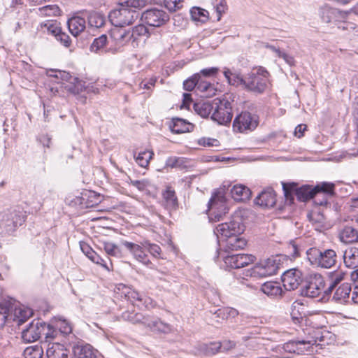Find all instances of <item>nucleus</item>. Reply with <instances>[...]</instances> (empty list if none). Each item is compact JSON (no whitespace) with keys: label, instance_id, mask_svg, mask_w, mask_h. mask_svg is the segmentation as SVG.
I'll use <instances>...</instances> for the list:
<instances>
[{"label":"nucleus","instance_id":"f3484780","mask_svg":"<svg viewBox=\"0 0 358 358\" xmlns=\"http://www.w3.org/2000/svg\"><path fill=\"white\" fill-rule=\"evenodd\" d=\"M143 326L153 332L169 334L173 331V328L169 324L151 315H146Z\"/></svg>","mask_w":358,"mask_h":358},{"label":"nucleus","instance_id":"052dcab7","mask_svg":"<svg viewBox=\"0 0 358 358\" xmlns=\"http://www.w3.org/2000/svg\"><path fill=\"white\" fill-rule=\"evenodd\" d=\"M56 39L66 48L71 45V38L69 36L64 32L61 31L60 34H59L58 36L56 37Z\"/></svg>","mask_w":358,"mask_h":358},{"label":"nucleus","instance_id":"603ef678","mask_svg":"<svg viewBox=\"0 0 358 358\" xmlns=\"http://www.w3.org/2000/svg\"><path fill=\"white\" fill-rule=\"evenodd\" d=\"M8 303H0V326H3L9 316Z\"/></svg>","mask_w":358,"mask_h":358},{"label":"nucleus","instance_id":"b1692460","mask_svg":"<svg viewBox=\"0 0 358 358\" xmlns=\"http://www.w3.org/2000/svg\"><path fill=\"white\" fill-rule=\"evenodd\" d=\"M169 127L173 133L182 134L192 131L194 129V125L183 119L173 118Z\"/></svg>","mask_w":358,"mask_h":358},{"label":"nucleus","instance_id":"412c9836","mask_svg":"<svg viewBox=\"0 0 358 358\" xmlns=\"http://www.w3.org/2000/svg\"><path fill=\"white\" fill-rule=\"evenodd\" d=\"M46 355L48 358H70L69 350L59 343L49 344Z\"/></svg>","mask_w":358,"mask_h":358},{"label":"nucleus","instance_id":"ea45409f","mask_svg":"<svg viewBox=\"0 0 358 358\" xmlns=\"http://www.w3.org/2000/svg\"><path fill=\"white\" fill-rule=\"evenodd\" d=\"M107 45V36L105 34H102L99 37L95 38L90 45V51L99 53L105 50Z\"/></svg>","mask_w":358,"mask_h":358},{"label":"nucleus","instance_id":"bb28decb","mask_svg":"<svg viewBox=\"0 0 358 358\" xmlns=\"http://www.w3.org/2000/svg\"><path fill=\"white\" fill-rule=\"evenodd\" d=\"M250 189L244 185H235L231 189L232 198L237 201H245L251 196Z\"/></svg>","mask_w":358,"mask_h":358},{"label":"nucleus","instance_id":"20e7f679","mask_svg":"<svg viewBox=\"0 0 358 358\" xmlns=\"http://www.w3.org/2000/svg\"><path fill=\"white\" fill-rule=\"evenodd\" d=\"M225 192L224 189L215 190L208 202V217L211 221H219L227 213L228 208L226 203Z\"/></svg>","mask_w":358,"mask_h":358},{"label":"nucleus","instance_id":"e433bc0d","mask_svg":"<svg viewBox=\"0 0 358 358\" xmlns=\"http://www.w3.org/2000/svg\"><path fill=\"white\" fill-rule=\"evenodd\" d=\"M308 220L316 227H321L324 222L325 217L320 208H315L307 215Z\"/></svg>","mask_w":358,"mask_h":358},{"label":"nucleus","instance_id":"e2e57ef3","mask_svg":"<svg viewBox=\"0 0 358 358\" xmlns=\"http://www.w3.org/2000/svg\"><path fill=\"white\" fill-rule=\"evenodd\" d=\"M134 36H148V28L144 24H138L133 29Z\"/></svg>","mask_w":358,"mask_h":358},{"label":"nucleus","instance_id":"49530a36","mask_svg":"<svg viewBox=\"0 0 358 358\" xmlns=\"http://www.w3.org/2000/svg\"><path fill=\"white\" fill-rule=\"evenodd\" d=\"M40 14L45 16H57L60 10L57 5H48L39 8Z\"/></svg>","mask_w":358,"mask_h":358},{"label":"nucleus","instance_id":"864d4df0","mask_svg":"<svg viewBox=\"0 0 358 358\" xmlns=\"http://www.w3.org/2000/svg\"><path fill=\"white\" fill-rule=\"evenodd\" d=\"M59 334V331L53 328L51 325L46 324L45 331L43 334L45 335L46 342H50L55 339Z\"/></svg>","mask_w":358,"mask_h":358},{"label":"nucleus","instance_id":"a18cd8bd","mask_svg":"<svg viewBox=\"0 0 358 358\" xmlns=\"http://www.w3.org/2000/svg\"><path fill=\"white\" fill-rule=\"evenodd\" d=\"M142 245L143 248L147 250L151 255H152L155 258H159L161 255V248L155 243H151L148 241H145L142 242Z\"/></svg>","mask_w":358,"mask_h":358},{"label":"nucleus","instance_id":"4d7b16f0","mask_svg":"<svg viewBox=\"0 0 358 358\" xmlns=\"http://www.w3.org/2000/svg\"><path fill=\"white\" fill-rule=\"evenodd\" d=\"M130 184L140 191H145L150 186V182L146 180H131Z\"/></svg>","mask_w":358,"mask_h":358},{"label":"nucleus","instance_id":"2eb2a0df","mask_svg":"<svg viewBox=\"0 0 358 358\" xmlns=\"http://www.w3.org/2000/svg\"><path fill=\"white\" fill-rule=\"evenodd\" d=\"M302 281V273L296 268L287 270L282 275V282L287 290L290 291L297 289Z\"/></svg>","mask_w":358,"mask_h":358},{"label":"nucleus","instance_id":"3c124183","mask_svg":"<svg viewBox=\"0 0 358 358\" xmlns=\"http://www.w3.org/2000/svg\"><path fill=\"white\" fill-rule=\"evenodd\" d=\"M221 347L220 342H214L205 345L203 349L206 355H212L221 352Z\"/></svg>","mask_w":358,"mask_h":358},{"label":"nucleus","instance_id":"58836bf2","mask_svg":"<svg viewBox=\"0 0 358 358\" xmlns=\"http://www.w3.org/2000/svg\"><path fill=\"white\" fill-rule=\"evenodd\" d=\"M315 193L314 187H311L308 185L302 186L296 191L298 199L301 201H306L308 199H313Z\"/></svg>","mask_w":358,"mask_h":358},{"label":"nucleus","instance_id":"f257e3e1","mask_svg":"<svg viewBox=\"0 0 358 358\" xmlns=\"http://www.w3.org/2000/svg\"><path fill=\"white\" fill-rule=\"evenodd\" d=\"M145 6V0L122 1L118 3L116 8L110 12L109 20L117 27L129 26L133 24L139 16L136 9H141Z\"/></svg>","mask_w":358,"mask_h":358},{"label":"nucleus","instance_id":"423d86ee","mask_svg":"<svg viewBox=\"0 0 358 358\" xmlns=\"http://www.w3.org/2000/svg\"><path fill=\"white\" fill-rule=\"evenodd\" d=\"M23 212L13 210L5 213L0 221L1 233H11L24 222Z\"/></svg>","mask_w":358,"mask_h":358},{"label":"nucleus","instance_id":"37998d69","mask_svg":"<svg viewBox=\"0 0 358 358\" xmlns=\"http://www.w3.org/2000/svg\"><path fill=\"white\" fill-rule=\"evenodd\" d=\"M190 14L194 21L205 22L208 18V12L199 7H193L190 10Z\"/></svg>","mask_w":358,"mask_h":358},{"label":"nucleus","instance_id":"09e8293b","mask_svg":"<svg viewBox=\"0 0 358 358\" xmlns=\"http://www.w3.org/2000/svg\"><path fill=\"white\" fill-rule=\"evenodd\" d=\"M306 343L310 344V341H306L304 340L297 341H289V342L285 343L281 348L285 352H287L289 353H294L297 350L296 345L298 344H306Z\"/></svg>","mask_w":358,"mask_h":358},{"label":"nucleus","instance_id":"4be33fe9","mask_svg":"<svg viewBox=\"0 0 358 358\" xmlns=\"http://www.w3.org/2000/svg\"><path fill=\"white\" fill-rule=\"evenodd\" d=\"M75 358H98V352L90 344L77 345L73 347Z\"/></svg>","mask_w":358,"mask_h":358},{"label":"nucleus","instance_id":"0eeeda50","mask_svg":"<svg viewBox=\"0 0 358 358\" xmlns=\"http://www.w3.org/2000/svg\"><path fill=\"white\" fill-rule=\"evenodd\" d=\"M245 230V226L241 223V218L236 217L229 222L218 224L214 230L217 236H221L226 238L234 236L241 235Z\"/></svg>","mask_w":358,"mask_h":358},{"label":"nucleus","instance_id":"9b49d317","mask_svg":"<svg viewBox=\"0 0 358 358\" xmlns=\"http://www.w3.org/2000/svg\"><path fill=\"white\" fill-rule=\"evenodd\" d=\"M143 21L150 27H159L169 20V14L162 9L151 8L142 14Z\"/></svg>","mask_w":358,"mask_h":358},{"label":"nucleus","instance_id":"a211bd4d","mask_svg":"<svg viewBox=\"0 0 358 358\" xmlns=\"http://www.w3.org/2000/svg\"><path fill=\"white\" fill-rule=\"evenodd\" d=\"M122 244L130 251L136 260L148 266L152 265L142 244L138 245L127 241H122Z\"/></svg>","mask_w":358,"mask_h":358},{"label":"nucleus","instance_id":"4c0bfd02","mask_svg":"<svg viewBox=\"0 0 358 358\" xmlns=\"http://www.w3.org/2000/svg\"><path fill=\"white\" fill-rule=\"evenodd\" d=\"M106 23L105 16L99 12H92L88 16V24L92 27L101 28Z\"/></svg>","mask_w":358,"mask_h":358},{"label":"nucleus","instance_id":"dca6fc26","mask_svg":"<svg viewBox=\"0 0 358 358\" xmlns=\"http://www.w3.org/2000/svg\"><path fill=\"white\" fill-rule=\"evenodd\" d=\"M116 292L117 294H120L121 296L124 295V297L130 301L133 304L138 301L147 306V302L150 300L149 298L145 297L143 294L139 293L135 289L127 287L124 284L117 285L116 286Z\"/></svg>","mask_w":358,"mask_h":358},{"label":"nucleus","instance_id":"774afa93","mask_svg":"<svg viewBox=\"0 0 358 358\" xmlns=\"http://www.w3.org/2000/svg\"><path fill=\"white\" fill-rule=\"evenodd\" d=\"M127 34L125 30L120 29L114 30L112 32V37L114 38L115 40L118 41H122L124 38V37L127 36Z\"/></svg>","mask_w":358,"mask_h":358},{"label":"nucleus","instance_id":"7c9ffc66","mask_svg":"<svg viewBox=\"0 0 358 358\" xmlns=\"http://www.w3.org/2000/svg\"><path fill=\"white\" fill-rule=\"evenodd\" d=\"M224 76L229 85L236 87L242 86L244 89H245L246 76L243 78L240 73H233L229 69H225L224 71Z\"/></svg>","mask_w":358,"mask_h":358},{"label":"nucleus","instance_id":"5701e85b","mask_svg":"<svg viewBox=\"0 0 358 358\" xmlns=\"http://www.w3.org/2000/svg\"><path fill=\"white\" fill-rule=\"evenodd\" d=\"M338 237L343 243H354L358 241V231L352 227L345 226L339 231Z\"/></svg>","mask_w":358,"mask_h":358},{"label":"nucleus","instance_id":"1a4fd4ad","mask_svg":"<svg viewBox=\"0 0 358 358\" xmlns=\"http://www.w3.org/2000/svg\"><path fill=\"white\" fill-rule=\"evenodd\" d=\"M1 303H8V304L9 316L7 320H13L17 322L18 324H22L33 315V311L31 308L16 303L13 299L3 301Z\"/></svg>","mask_w":358,"mask_h":358},{"label":"nucleus","instance_id":"5fc2aeb1","mask_svg":"<svg viewBox=\"0 0 358 358\" xmlns=\"http://www.w3.org/2000/svg\"><path fill=\"white\" fill-rule=\"evenodd\" d=\"M45 27L47 28L48 34H52L55 38L62 31L61 27L57 22H48L46 24H45Z\"/></svg>","mask_w":358,"mask_h":358},{"label":"nucleus","instance_id":"69168bd1","mask_svg":"<svg viewBox=\"0 0 358 358\" xmlns=\"http://www.w3.org/2000/svg\"><path fill=\"white\" fill-rule=\"evenodd\" d=\"M80 249L83 251V252L90 259V257H92L93 255L96 252L92 250V248L86 243L85 242H80Z\"/></svg>","mask_w":358,"mask_h":358},{"label":"nucleus","instance_id":"9d476101","mask_svg":"<svg viewBox=\"0 0 358 358\" xmlns=\"http://www.w3.org/2000/svg\"><path fill=\"white\" fill-rule=\"evenodd\" d=\"M324 289V280L320 274L310 275L306 285L301 289V294L307 297L315 298L318 296Z\"/></svg>","mask_w":358,"mask_h":358},{"label":"nucleus","instance_id":"13d9d810","mask_svg":"<svg viewBox=\"0 0 358 358\" xmlns=\"http://www.w3.org/2000/svg\"><path fill=\"white\" fill-rule=\"evenodd\" d=\"M223 309V313L224 314V319L225 320L235 318L238 315V311L231 307H224L222 308Z\"/></svg>","mask_w":358,"mask_h":358},{"label":"nucleus","instance_id":"bf43d9fd","mask_svg":"<svg viewBox=\"0 0 358 358\" xmlns=\"http://www.w3.org/2000/svg\"><path fill=\"white\" fill-rule=\"evenodd\" d=\"M313 202L317 206H325L328 203V196L325 195L320 194L319 193H315L313 198Z\"/></svg>","mask_w":358,"mask_h":358},{"label":"nucleus","instance_id":"338daca9","mask_svg":"<svg viewBox=\"0 0 358 358\" xmlns=\"http://www.w3.org/2000/svg\"><path fill=\"white\" fill-rule=\"evenodd\" d=\"M222 345L221 352H227L234 348L236 346L235 342L230 340H224L220 343Z\"/></svg>","mask_w":358,"mask_h":358},{"label":"nucleus","instance_id":"7ed1b4c3","mask_svg":"<svg viewBox=\"0 0 358 358\" xmlns=\"http://www.w3.org/2000/svg\"><path fill=\"white\" fill-rule=\"evenodd\" d=\"M268 76L269 73L265 68L259 66L253 69L246 76L245 90L255 93H263L267 87Z\"/></svg>","mask_w":358,"mask_h":358},{"label":"nucleus","instance_id":"f704fd0d","mask_svg":"<svg viewBox=\"0 0 358 358\" xmlns=\"http://www.w3.org/2000/svg\"><path fill=\"white\" fill-rule=\"evenodd\" d=\"M163 199L164 200V205L167 209L173 210L177 207L178 199L174 190L169 187L167 188L163 193Z\"/></svg>","mask_w":358,"mask_h":358},{"label":"nucleus","instance_id":"4468645a","mask_svg":"<svg viewBox=\"0 0 358 358\" xmlns=\"http://www.w3.org/2000/svg\"><path fill=\"white\" fill-rule=\"evenodd\" d=\"M223 259L227 267L230 268H239L252 263L255 257L252 255L248 254H229L223 257Z\"/></svg>","mask_w":358,"mask_h":358},{"label":"nucleus","instance_id":"680f3d73","mask_svg":"<svg viewBox=\"0 0 358 358\" xmlns=\"http://www.w3.org/2000/svg\"><path fill=\"white\" fill-rule=\"evenodd\" d=\"M227 9V1L225 0H221L220 2L215 7V10L217 15V20H220L221 19L222 14L226 12Z\"/></svg>","mask_w":358,"mask_h":358},{"label":"nucleus","instance_id":"aec40b11","mask_svg":"<svg viewBox=\"0 0 358 358\" xmlns=\"http://www.w3.org/2000/svg\"><path fill=\"white\" fill-rule=\"evenodd\" d=\"M327 12L328 13H331L335 17L344 20L348 17L350 15L348 10H341L338 8H331L329 6L325 4L320 7V15L321 18L324 22H331V16H324V13Z\"/></svg>","mask_w":358,"mask_h":358},{"label":"nucleus","instance_id":"de8ad7c7","mask_svg":"<svg viewBox=\"0 0 358 358\" xmlns=\"http://www.w3.org/2000/svg\"><path fill=\"white\" fill-rule=\"evenodd\" d=\"M201 79L199 73H195L192 77L187 79L183 83L184 89L187 91H192L196 86L197 87L199 80Z\"/></svg>","mask_w":358,"mask_h":358},{"label":"nucleus","instance_id":"ddd939ff","mask_svg":"<svg viewBox=\"0 0 358 358\" xmlns=\"http://www.w3.org/2000/svg\"><path fill=\"white\" fill-rule=\"evenodd\" d=\"M278 264L273 258H268L257 264L250 270V276L266 277L276 274Z\"/></svg>","mask_w":358,"mask_h":358},{"label":"nucleus","instance_id":"c756f323","mask_svg":"<svg viewBox=\"0 0 358 358\" xmlns=\"http://www.w3.org/2000/svg\"><path fill=\"white\" fill-rule=\"evenodd\" d=\"M261 290L270 297H278L282 294V289L279 282L270 281L262 285Z\"/></svg>","mask_w":358,"mask_h":358},{"label":"nucleus","instance_id":"473e14b6","mask_svg":"<svg viewBox=\"0 0 358 358\" xmlns=\"http://www.w3.org/2000/svg\"><path fill=\"white\" fill-rule=\"evenodd\" d=\"M291 317L294 323H301L306 317L305 307L302 303L294 302L292 306Z\"/></svg>","mask_w":358,"mask_h":358},{"label":"nucleus","instance_id":"39448f33","mask_svg":"<svg viewBox=\"0 0 358 358\" xmlns=\"http://www.w3.org/2000/svg\"><path fill=\"white\" fill-rule=\"evenodd\" d=\"M231 103L227 99H215L211 118L220 124H226L231 122L232 115Z\"/></svg>","mask_w":358,"mask_h":358},{"label":"nucleus","instance_id":"0e129e2a","mask_svg":"<svg viewBox=\"0 0 358 358\" xmlns=\"http://www.w3.org/2000/svg\"><path fill=\"white\" fill-rule=\"evenodd\" d=\"M90 259L94 264L101 266L106 270L110 271V268L105 263V261L96 252H95L92 257H90Z\"/></svg>","mask_w":358,"mask_h":358},{"label":"nucleus","instance_id":"393cba45","mask_svg":"<svg viewBox=\"0 0 358 358\" xmlns=\"http://www.w3.org/2000/svg\"><path fill=\"white\" fill-rule=\"evenodd\" d=\"M68 27L71 34L77 36L86 28V22L83 17L74 16L68 20Z\"/></svg>","mask_w":358,"mask_h":358},{"label":"nucleus","instance_id":"6e6d98bb","mask_svg":"<svg viewBox=\"0 0 358 358\" xmlns=\"http://www.w3.org/2000/svg\"><path fill=\"white\" fill-rule=\"evenodd\" d=\"M59 331L63 334L67 335L71 333L72 327L66 320H60L58 323Z\"/></svg>","mask_w":358,"mask_h":358},{"label":"nucleus","instance_id":"6e6552de","mask_svg":"<svg viewBox=\"0 0 358 358\" xmlns=\"http://www.w3.org/2000/svg\"><path fill=\"white\" fill-rule=\"evenodd\" d=\"M258 123L259 118L257 115L243 111L234 119L233 128L235 131L242 133L254 130L257 127Z\"/></svg>","mask_w":358,"mask_h":358},{"label":"nucleus","instance_id":"79ce46f5","mask_svg":"<svg viewBox=\"0 0 358 358\" xmlns=\"http://www.w3.org/2000/svg\"><path fill=\"white\" fill-rule=\"evenodd\" d=\"M25 358H44L43 349L39 345L27 347L24 351Z\"/></svg>","mask_w":358,"mask_h":358},{"label":"nucleus","instance_id":"cd10ccee","mask_svg":"<svg viewBox=\"0 0 358 358\" xmlns=\"http://www.w3.org/2000/svg\"><path fill=\"white\" fill-rule=\"evenodd\" d=\"M214 106V99L210 101H200L194 103V111L202 117H207L212 115Z\"/></svg>","mask_w":358,"mask_h":358},{"label":"nucleus","instance_id":"8fccbe9b","mask_svg":"<svg viewBox=\"0 0 358 358\" xmlns=\"http://www.w3.org/2000/svg\"><path fill=\"white\" fill-rule=\"evenodd\" d=\"M183 0H164L165 7L171 12H175L182 7Z\"/></svg>","mask_w":358,"mask_h":358},{"label":"nucleus","instance_id":"72a5a7b5","mask_svg":"<svg viewBox=\"0 0 358 358\" xmlns=\"http://www.w3.org/2000/svg\"><path fill=\"white\" fill-rule=\"evenodd\" d=\"M121 317L124 321L130 322L134 324H144L146 315H143L139 313L127 310L122 313Z\"/></svg>","mask_w":358,"mask_h":358},{"label":"nucleus","instance_id":"f8f14e48","mask_svg":"<svg viewBox=\"0 0 358 358\" xmlns=\"http://www.w3.org/2000/svg\"><path fill=\"white\" fill-rule=\"evenodd\" d=\"M46 323L40 319L34 320L29 326L22 331V338L27 343H32L38 340L45 331Z\"/></svg>","mask_w":358,"mask_h":358},{"label":"nucleus","instance_id":"c85d7f7f","mask_svg":"<svg viewBox=\"0 0 358 358\" xmlns=\"http://www.w3.org/2000/svg\"><path fill=\"white\" fill-rule=\"evenodd\" d=\"M345 265L350 268H355L358 266V248L351 247L346 249L343 253Z\"/></svg>","mask_w":358,"mask_h":358},{"label":"nucleus","instance_id":"f03ea898","mask_svg":"<svg viewBox=\"0 0 358 358\" xmlns=\"http://www.w3.org/2000/svg\"><path fill=\"white\" fill-rule=\"evenodd\" d=\"M307 259L314 266L330 268L336 264V252L331 249L320 250L310 248L306 251Z\"/></svg>","mask_w":358,"mask_h":358},{"label":"nucleus","instance_id":"a19ab883","mask_svg":"<svg viewBox=\"0 0 358 358\" xmlns=\"http://www.w3.org/2000/svg\"><path fill=\"white\" fill-rule=\"evenodd\" d=\"M102 247L106 253L111 257L120 258L122 257V253L120 248L112 242H103Z\"/></svg>","mask_w":358,"mask_h":358},{"label":"nucleus","instance_id":"c9c22d12","mask_svg":"<svg viewBox=\"0 0 358 358\" xmlns=\"http://www.w3.org/2000/svg\"><path fill=\"white\" fill-rule=\"evenodd\" d=\"M335 185L329 182H322L314 187L316 193L326 196H332L334 194Z\"/></svg>","mask_w":358,"mask_h":358},{"label":"nucleus","instance_id":"6ab92c4d","mask_svg":"<svg viewBox=\"0 0 358 358\" xmlns=\"http://www.w3.org/2000/svg\"><path fill=\"white\" fill-rule=\"evenodd\" d=\"M275 202V194L271 188L264 189L255 199L257 205L264 208L273 207Z\"/></svg>","mask_w":358,"mask_h":358},{"label":"nucleus","instance_id":"2f4dec72","mask_svg":"<svg viewBox=\"0 0 358 358\" xmlns=\"http://www.w3.org/2000/svg\"><path fill=\"white\" fill-rule=\"evenodd\" d=\"M350 292V284L348 282L343 283L336 289L333 299L337 302L343 303L349 297Z\"/></svg>","mask_w":358,"mask_h":358},{"label":"nucleus","instance_id":"a878e982","mask_svg":"<svg viewBox=\"0 0 358 358\" xmlns=\"http://www.w3.org/2000/svg\"><path fill=\"white\" fill-rule=\"evenodd\" d=\"M246 241L241 235H234L227 238L225 244V252H231L244 248L246 245Z\"/></svg>","mask_w":358,"mask_h":358},{"label":"nucleus","instance_id":"c03bdc74","mask_svg":"<svg viewBox=\"0 0 358 358\" xmlns=\"http://www.w3.org/2000/svg\"><path fill=\"white\" fill-rule=\"evenodd\" d=\"M153 152L150 151H144L139 152L136 157V162L141 167H146L148 166L150 160L152 159Z\"/></svg>","mask_w":358,"mask_h":358}]
</instances>
